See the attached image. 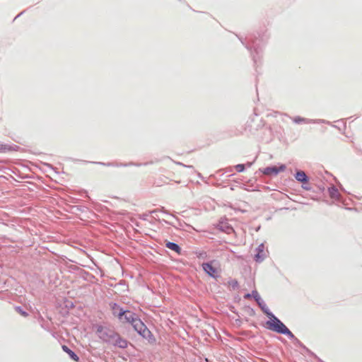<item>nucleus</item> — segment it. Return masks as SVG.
<instances>
[{
	"mask_svg": "<svg viewBox=\"0 0 362 362\" xmlns=\"http://www.w3.org/2000/svg\"><path fill=\"white\" fill-rule=\"evenodd\" d=\"M110 344L115 346H118L122 349H125L126 347H127L128 341L126 339L122 338L119 334L116 333L113 341H111Z\"/></svg>",
	"mask_w": 362,
	"mask_h": 362,
	"instance_id": "nucleus-6",
	"label": "nucleus"
},
{
	"mask_svg": "<svg viewBox=\"0 0 362 362\" xmlns=\"http://www.w3.org/2000/svg\"><path fill=\"white\" fill-rule=\"evenodd\" d=\"M295 177L298 182L302 183H307L308 181V176L305 172L302 170L297 171L295 175Z\"/></svg>",
	"mask_w": 362,
	"mask_h": 362,
	"instance_id": "nucleus-8",
	"label": "nucleus"
},
{
	"mask_svg": "<svg viewBox=\"0 0 362 362\" xmlns=\"http://www.w3.org/2000/svg\"><path fill=\"white\" fill-rule=\"evenodd\" d=\"M235 168L238 172H243L245 169V166L243 164H239L235 166Z\"/></svg>",
	"mask_w": 362,
	"mask_h": 362,
	"instance_id": "nucleus-15",
	"label": "nucleus"
},
{
	"mask_svg": "<svg viewBox=\"0 0 362 362\" xmlns=\"http://www.w3.org/2000/svg\"><path fill=\"white\" fill-rule=\"evenodd\" d=\"M12 147L6 145V144H0V153H6L9 151H12Z\"/></svg>",
	"mask_w": 362,
	"mask_h": 362,
	"instance_id": "nucleus-12",
	"label": "nucleus"
},
{
	"mask_svg": "<svg viewBox=\"0 0 362 362\" xmlns=\"http://www.w3.org/2000/svg\"><path fill=\"white\" fill-rule=\"evenodd\" d=\"M203 269L211 276L216 277V274L218 273V269L212 265V262L203 263Z\"/></svg>",
	"mask_w": 362,
	"mask_h": 362,
	"instance_id": "nucleus-7",
	"label": "nucleus"
},
{
	"mask_svg": "<svg viewBox=\"0 0 362 362\" xmlns=\"http://www.w3.org/2000/svg\"><path fill=\"white\" fill-rule=\"evenodd\" d=\"M117 309L116 308H113V314L118 317L122 323H129L132 325L133 320L136 317V315L129 310L119 309V312L117 313Z\"/></svg>",
	"mask_w": 362,
	"mask_h": 362,
	"instance_id": "nucleus-4",
	"label": "nucleus"
},
{
	"mask_svg": "<svg viewBox=\"0 0 362 362\" xmlns=\"http://www.w3.org/2000/svg\"><path fill=\"white\" fill-rule=\"evenodd\" d=\"M132 325L133 326L135 331H136L144 338L146 339L149 342L153 343L155 341V339L153 337L151 331L137 317L134 319V320H133Z\"/></svg>",
	"mask_w": 362,
	"mask_h": 362,
	"instance_id": "nucleus-2",
	"label": "nucleus"
},
{
	"mask_svg": "<svg viewBox=\"0 0 362 362\" xmlns=\"http://www.w3.org/2000/svg\"><path fill=\"white\" fill-rule=\"evenodd\" d=\"M252 296L256 300V301H259L260 299L259 295L257 291H253L252 292Z\"/></svg>",
	"mask_w": 362,
	"mask_h": 362,
	"instance_id": "nucleus-14",
	"label": "nucleus"
},
{
	"mask_svg": "<svg viewBox=\"0 0 362 362\" xmlns=\"http://www.w3.org/2000/svg\"><path fill=\"white\" fill-rule=\"evenodd\" d=\"M266 327L270 330L291 335L290 330L274 315H271L270 320L266 322Z\"/></svg>",
	"mask_w": 362,
	"mask_h": 362,
	"instance_id": "nucleus-1",
	"label": "nucleus"
},
{
	"mask_svg": "<svg viewBox=\"0 0 362 362\" xmlns=\"http://www.w3.org/2000/svg\"><path fill=\"white\" fill-rule=\"evenodd\" d=\"M132 325L133 326L135 331H136L144 338L146 339L149 342L153 343L155 341V339L153 337L151 331L137 317L134 319V320H133Z\"/></svg>",
	"mask_w": 362,
	"mask_h": 362,
	"instance_id": "nucleus-3",
	"label": "nucleus"
},
{
	"mask_svg": "<svg viewBox=\"0 0 362 362\" xmlns=\"http://www.w3.org/2000/svg\"><path fill=\"white\" fill-rule=\"evenodd\" d=\"M97 332L100 334V338L101 339L108 343L113 341L114 337L117 333L102 326H99L97 328Z\"/></svg>",
	"mask_w": 362,
	"mask_h": 362,
	"instance_id": "nucleus-5",
	"label": "nucleus"
},
{
	"mask_svg": "<svg viewBox=\"0 0 362 362\" xmlns=\"http://www.w3.org/2000/svg\"><path fill=\"white\" fill-rule=\"evenodd\" d=\"M63 351L66 352L71 359H73L74 361L78 362L79 361L78 356L73 351H71L67 346L63 345L62 346Z\"/></svg>",
	"mask_w": 362,
	"mask_h": 362,
	"instance_id": "nucleus-9",
	"label": "nucleus"
},
{
	"mask_svg": "<svg viewBox=\"0 0 362 362\" xmlns=\"http://www.w3.org/2000/svg\"><path fill=\"white\" fill-rule=\"evenodd\" d=\"M165 246L171 250H173L175 252H176L178 254H180V252H181V248L180 247V246L174 243H171V242H167L165 243Z\"/></svg>",
	"mask_w": 362,
	"mask_h": 362,
	"instance_id": "nucleus-10",
	"label": "nucleus"
},
{
	"mask_svg": "<svg viewBox=\"0 0 362 362\" xmlns=\"http://www.w3.org/2000/svg\"><path fill=\"white\" fill-rule=\"evenodd\" d=\"M286 167L284 165L280 166L279 169H277L276 167H272V168H267L266 169L265 173L270 174V173H278L279 171H284L285 170Z\"/></svg>",
	"mask_w": 362,
	"mask_h": 362,
	"instance_id": "nucleus-11",
	"label": "nucleus"
},
{
	"mask_svg": "<svg viewBox=\"0 0 362 362\" xmlns=\"http://www.w3.org/2000/svg\"><path fill=\"white\" fill-rule=\"evenodd\" d=\"M22 314H23V315H25V313H24V312H22Z\"/></svg>",
	"mask_w": 362,
	"mask_h": 362,
	"instance_id": "nucleus-18",
	"label": "nucleus"
},
{
	"mask_svg": "<svg viewBox=\"0 0 362 362\" xmlns=\"http://www.w3.org/2000/svg\"><path fill=\"white\" fill-rule=\"evenodd\" d=\"M252 296V294H250V293H247V294H245L244 298H246V299H248L250 298V297Z\"/></svg>",
	"mask_w": 362,
	"mask_h": 362,
	"instance_id": "nucleus-16",
	"label": "nucleus"
},
{
	"mask_svg": "<svg viewBox=\"0 0 362 362\" xmlns=\"http://www.w3.org/2000/svg\"><path fill=\"white\" fill-rule=\"evenodd\" d=\"M293 121L296 123L307 122V119L300 117H296L293 119Z\"/></svg>",
	"mask_w": 362,
	"mask_h": 362,
	"instance_id": "nucleus-13",
	"label": "nucleus"
},
{
	"mask_svg": "<svg viewBox=\"0 0 362 362\" xmlns=\"http://www.w3.org/2000/svg\"><path fill=\"white\" fill-rule=\"evenodd\" d=\"M232 286H238V281H232Z\"/></svg>",
	"mask_w": 362,
	"mask_h": 362,
	"instance_id": "nucleus-17",
	"label": "nucleus"
}]
</instances>
